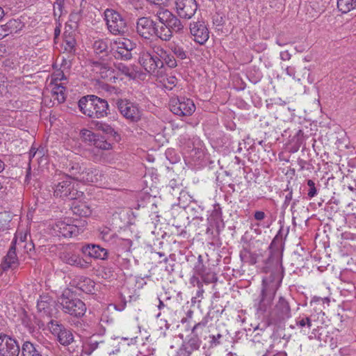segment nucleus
Instances as JSON below:
<instances>
[{
  "label": "nucleus",
  "instance_id": "39448f33",
  "mask_svg": "<svg viewBox=\"0 0 356 356\" xmlns=\"http://www.w3.org/2000/svg\"><path fill=\"white\" fill-rule=\"evenodd\" d=\"M104 19L108 29L112 34L118 35L125 32L127 29L126 19L118 12L107 8L104 11Z\"/></svg>",
  "mask_w": 356,
  "mask_h": 356
},
{
  "label": "nucleus",
  "instance_id": "49530a36",
  "mask_svg": "<svg viewBox=\"0 0 356 356\" xmlns=\"http://www.w3.org/2000/svg\"><path fill=\"white\" fill-rule=\"evenodd\" d=\"M171 51L174 54L175 56H176L177 58L180 60H184L187 57V53L184 49L183 47L179 46V45H173L170 48Z\"/></svg>",
  "mask_w": 356,
  "mask_h": 356
},
{
  "label": "nucleus",
  "instance_id": "a19ab883",
  "mask_svg": "<svg viewBox=\"0 0 356 356\" xmlns=\"http://www.w3.org/2000/svg\"><path fill=\"white\" fill-rule=\"evenodd\" d=\"M166 27L170 28V30L179 32L181 31L184 28L183 24H181L179 19H178L175 15H173L169 22L165 25Z\"/></svg>",
  "mask_w": 356,
  "mask_h": 356
},
{
  "label": "nucleus",
  "instance_id": "f8f14e48",
  "mask_svg": "<svg viewBox=\"0 0 356 356\" xmlns=\"http://www.w3.org/2000/svg\"><path fill=\"white\" fill-rule=\"evenodd\" d=\"M205 326V323H198L195 324L192 330L193 336L179 349L180 355L182 356H191L192 353L200 348L201 340L198 336L197 330Z\"/></svg>",
  "mask_w": 356,
  "mask_h": 356
},
{
  "label": "nucleus",
  "instance_id": "4468645a",
  "mask_svg": "<svg viewBox=\"0 0 356 356\" xmlns=\"http://www.w3.org/2000/svg\"><path fill=\"white\" fill-rule=\"evenodd\" d=\"M175 8L178 16L184 19H191L197 10L195 0H176Z\"/></svg>",
  "mask_w": 356,
  "mask_h": 356
},
{
  "label": "nucleus",
  "instance_id": "dca6fc26",
  "mask_svg": "<svg viewBox=\"0 0 356 356\" xmlns=\"http://www.w3.org/2000/svg\"><path fill=\"white\" fill-rule=\"evenodd\" d=\"M49 329L54 334L57 336L58 341L63 346H68L74 341L72 332L56 321H50Z\"/></svg>",
  "mask_w": 356,
  "mask_h": 356
},
{
  "label": "nucleus",
  "instance_id": "de8ad7c7",
  "mask_svg": "<svg viewBox=\"0 0 356 356\" xmlns=\"http://www.w3.org/2000/svg\"><path fill=\"white\" fill-rule=\"evenodd\" d=\"M207 271V269L206 266L204 265V264L202 263V261L201 260H199L196 263V264L193 268V273H194L193 274L202 277L206 273Z\"/></svg>",
  "mask_w": 356,
  "mask_h": 356
},
{
  "label": "nucleus",
  "instance_id": "bb28decb",
  "mask_svg": "<svg viewBox=\"0 0 356 356\" xmlns=\"http://www.w3.org/2000/svg\"><path fill=\"white\" fill-rule=\"evenodd\" d=\"M154 52L170 68H175L177 66V60L174 54L168 53L163 48L160 46H155L153 48Z\"/></svg>",
  "mask_w": 356,
  "mask_h": 356
},
{
  "label": "nucleus",
  "instance_id": "a18cd8bd",
  "mask_svg": "<svg viewBox=\"0 0 356 356\" xmlns=\"http://www.w3.org/2000/svg\"><path fill=\"white\" fill-rule=\"evenodd\" d=\"M92 145L98 149L103 150H107L111 147V145L108 143L102 136L99 135L97 136V138L95 139Z\"/></svg>",
  "mask_w": 356,
  "mask_h": 356
},
{
  "label": "nucleus",
  "instance_id": "f704fd0d",
  "mask_svg": "<svg viewBox=\"0 0 356 356\" xmlns=\"http://www.w3.org/2000/svg\"><path fill=\"white\" fill-rule=\"evenodd\" d=\"M22 356H42L40 352L35 348L34 345L29 342L26 341L22 345Z\"/></svg>",
  "mask_w": 356,
  "mask_h": 356
},
{
  "label": "nucleus",
  "instance_id": "7ed1b4c3",
  "mask_svg": "<svg viewBox=\"0 0 356 356\" xmlns=\"http://www.w3.org/2000/svg\"><path fill=\"white\" fill-rule=\"evenodd\" d=\"M54 195L61 198L67 197L71 200L78 199L83 196V193L78 191L70 177L67 175L59 178L54 186Z\"/></svg>",
  "mask_w": 356,
  "mask_h": 356
},
{
  "label": "nucleus",
  "instance_id": "1a4fd4ad",
  "mask_svg": "<svg viewBox=\"0 0 356 356\" xmlns=\"http://www.w3.org/2000/svg\"><path fill=\"white\" fill-rule=\"evenodd\" d=\"M120 113L131 122H138L142 116V111L138 104L127 99H118L116 102Z\"/></svg>",
  "mask_w": 356,
  "mask_h": 356
},
{
  "label": "nucleus",
  "instance_id": "4be33fe9",
  "mask_svg": "<svg viewBox=\"0 0 356 356\" xmlns=\"http://www.w3.org/2000/svg\"><path fill=\"white\" fill-rule=\"evenodd\" d=\"M83 254L90 257L99 259H106L108 257V251L97 245L89 244L84 245L81 248Z\"/></svg>",
  "mask_w": 356,
  "mask_h": 356
},
{
  "label": "nucleus",
  "instance_id": "0e129e2a",
  "mask_svg": "<svg viewBox=\"0 0 356 356\" xmlns=\"http://www.w3.org/2000/svg\"><path fill=\"white\" fill-rule=\"evenodd\" d=\"M254 217L257 220H262L265 218L266 214L264 211H257L254 214Z\"/></svg>",
  "mask_w": 356,
  "mask_h": 356
},
{
  "label": "nucleus",
  "instance_id": "393cba45",
  "mask_svg": "<svg viewBox=\"0 0 356 356\" xmlns=\"http://www.w3.org/2000/svg\"><path fill=\"white\" fill-rule=\"evenodd\" d=\"M108 108L107 101L96 96L92 118H102L107 116Z\"/></svg>",
  "mask_w": 356,
  "mask_h": 356
},
{
  "label": "nucleus",
  "instance_id": "9d476101",
  "mask_svg": "<svg viewBox=\"0 0 356 356\" xmlns=\"http://www.w3.org/2000/svg\"><path fill=\"white\" fill-rule=\"evenodd\" d=\"M139 63L150 74L154 73L158 69L163 66V61L154 52V54H152L145 49L140 53Z\"/></svg>",
  "mask_w": 356,
  "mask_h": 356
},
{
  "label": "nucleus",
  "instance_id": "ddd939ff",
  "mask_svg": "<svg viewBox=\"0 0 356 356\" xmlns=\"http://www.w3.org/2000/svg\"><path fill=\"white\" fill-rule=\"evenodd\" d=\"M136 33L144 39H150L156 33V24L150 17H142L137 19Z\"/></svg>",
  "mask_w": 356,
  "mask_h": 356
},
{
  "label": "nucleus",
  "instance_id": "052dcab7",
  "mask_svg": "<svg viewBox=\"0 0 356 356\" xmlns=\"http://www.w3.org/2000/svg\"><path fill=\"white\" fill-rule=\"evenodd\" d=\"M120 71L127 76L131 77L133 76V71L124 65H120L118 67Z\"/></svg>",
  "mask_w": 356,
  "mask_h": 356
},
{
  "label": "nucleus",
  "instance_id": "338daca9",
  "mask_svg": "<svg viewBox=\"0 0 356 356\" xmlns=\"http://www.w3.org/2000/svg\"><path fill=\"white\" fill-rule=\"evenodd\" d=\"M5 77L0 74V94H2L6 90Z\"/></svg>",
  "mask_w": 356,
  "mask_h": 356
},
{
  "label": "nucleus",
  "instance_id": "412c9836",
  "mask_svg": "<svg viewBox=\"0 0 356 356\" xmlns=\"http://www.w3.org/2000/svg\"><path fill=\"white\" fill-rule=\"evenodd\" d=\"M24 27V23L21 19H10L6 24L0 26V39L9 34L16 33Z\"/></svg>",
  "mask_w": 356,
  "mask_h": 356
},
{
  "label": "nucleus",
  "instance_id": "58836bf2",
  "mask_svg": "<svg viewBox=\"0 0 356 356\" xmlns=\"http://www.w3.org/2000/svg\"><path fill=\"white\" fill-rule=\"evenodd\" d=\"M154 36L158 37L163 41H169L172 37V31L170 28L162 26L159 30L156 27V33Z\"/></svg>",
  "mask_w": 356,
  "mask_h": 356
},
{
  "label": "nucleus",
  "instance_id": "c9c22d12",
  "mask_svg": "<svg viewBox=\"0 0 356 356\" xmlns=\"http://www.w3.org/2000/svg\"><path fill=\"white\" fill-rule=\"evenodd\" d=\"M22 356H42L40 352L35 348L34 345L29 342L26 341L22 345Z\"/></svg>",
  "mask_w": 356,
  "mask_h": 356
},
{
  "label": "nucleus",
  "instance_id": "5fc2aeb1",
  "mask_svg": "<svg viewBox=\"0 0 356 356\" xmlns=\"http://www.w3.org/2000/svg\"><path fill=\"white\" fill-rule=\"evenodd\" d=\"M201 278L202 282L206 284L213 283L217 281L216 275L209 271H207Z\"/></svg>",
  "mask_w": 356,
  "mask_h": 356
},
{
  "label": "nucleus",
  "instance_id": "774afa93",
  "mask_svg": "<svg viewBox=\"0 0 356 356\" xmlns=\"http://www.w3.org/2000/svg\"><path fill=\"white\" fill-rule=\"evenodd\" d=\"M199 290L197 291V296L198 297H200L202 296L203 293H204V289H203V287L202 288H198Z\"/></svg>",
  "mask_w": 356,
  "mask_h": 356
},
{
  "label": "nucleus",
  "instance_id": "0eeeda50",
  "mask_svg": "<svg viewBox=\"0 0 356 356\" xmlns=\"http://www.w3.org/2000/svg\"><path fill=\"white\" fill-rule=\"evenodd\" d=\"M169 106L170 111L179 116H190L195 111L193 101L184 97L171 98Z\"/></svg>",
  "mask_w": 356,
  "mask_h": 356
},
{
  "label": "nucleus",
  "instance_id": "f03ea898",
  "mask_svg": "<svg viewBox=\"0 0 356 356\" xmlns=\"http://www.w3.org/2000/svg\"><path fill=\"white\" fill-rule=\"evenodd\" d=\"M57 301L63 312L71 316L81 317L86 312L85 303L81 300L74 298L72 292L68 289L63 291Z\"/></svg>",
  "mask_w": 356,
  "mask_h": 356
},
{
  "label": "nucleus",
  "instance_id": "6ab92c4d",
  "mask_svg": "<svg viewBox=\"0 0 356 356\" xmlns=\"http://www.w3.org/2000/svg\"><path fill=\"white\" fill-rule=\"evenodd\" d=\"M104 178V173L96 167L86 168L83 170L81 177H78V181L86 183L97 184L101 182Z\"/></svg>",
  "mask_w": 356,
  "mask_h": 356
},
{
  "label": "nucleus",
  "instance_id": "4c0bfd02",
  "mask_svg": "<svg viewBox=\"0 0 356 356\" xmlns=\"http://www.w3.org/2000/svg\"><path fill=\"white\" fill-rule=\"evenodd\" d=\"M160 83L165 90H172L173 88L177 87L178 80L175 76L167 75L160 80Z\"/></svg>",
  "mask_w": 356,
  "mask_h": 356
},
{
  "label": "nucleus",
  "instance_id": "8fccbe9b",
  "mask_svg": "<svg viewBox=\"0 0 356 356\" xmlns=\"http://www.w3.org/2000/svg\"><path fill=\"white\" fill-rule=\"evenodd\" d=\"M241 257L242 260L248 262L251 265L257 263L256 257L254 254H252L250 252L244 251V252H241Z\"/></svg>",
  "mask_w": 356,
  "mask_h": 356
},
{
  "label": "nucleus",
  "instance_id": "20e7f679",
  "mask_svg": "<svg viewBox=\"0 0 356 356\" xmlns=\"http://www.w3.org/2000/svg\"><path fill=\"white\" fill-rule=\"evenodd\" d=\"M51 226L53 235L58 237L71 238L83 232L84 224L81 225L72 224L70 219L65 218L57 220Z\"/></svg>",
  "mask_w": 356,
  "mask_h": 356
},
{
  "label": "nucleus",
  "instance_id": "72a5a7b5",
  "mask_svg": "<svg viewBox=\"0 0 356 356\" xmlns=\"http://www.w3.org/2000/svg\"><path fill=\"white\" fill-rule=\"evenodd\" d=\"M92 47L96 54H102V56H104L108 53V41L106 39L95 40L93 43Z\"/></svg>",
  "mask_w": 356,
  "mask_h": 356
},
{
  "label": "nucleus",
  "instance_id": "9b49d317",
  "mask_svg": "<svg viewBox=\"0 0 356 356\" xmlns=\"http://www.w3.org/2000/svg\"><path fill=\"white\" fill-rule=\"evenodd\" d=\"M189 29L193 40L200 44H205L209 38V31L203 19L191 22Z\"/></svg>",
  "mask_w": 356,
  "mask_h": 356
},
{
  "label": "nucleus",
  "instance_id": "864d4df0",
  "mask_svg": "<svg viewBox=\"0 0 356 356\" xmlns=\"http://www.w3.org/2000/svg\"><path fill=\"white\" fill-rule=\"evenodd\" d=\"M307 183L309 186L307 195L309 198H312L317 195V189L316 188L315 183L312 179H308Z\"/></svg>",
  "mask_w": 356,
  "mask_h": 356
},
{
  "label": "nucleus",
  "instance_id": "603ef678",
  "mask_svg": "<svg viewBox=\"0 0 356 356\" xmlns=\"http://www.w3.org/2000/svg\"><path fill=\"white\" fill-rule=\"evenodd\" d=\"M296 325L299 327L307 326L308 328L312 327V320L309 317L299 318L296 320Z\"/></svg>",
  "mask_w": 356,
  "mask_h": 356
},
{
  "label": "nucleus",
  "instance_id": "7c9ffc66",
  "mask_svg": "<svg viewBox=\"0 0 356 356\" xmlns=\"http://www.w3.org/2000/svg\"><path fill=\"white\" fill-rule=\"evenodd\" d=\"M153 15L156 19L165 26L173 15L170 10L163 7L157 8L156 10L153 11Z\"/></svg>",
  "mask_w": 356,
  "mask_h": 356
},
{
  "label": "nucleus",
  "instance_id": "aec40b11",
  "mask_svg": "<svg viewBox=\"0 0 356 356\" xmlns=\"http://www.w3.org/2000/svg\"><path fill=\"white\" fill-rule=\"evenodd\" d=\"M71 285L86 293H93L95 291V282L86 277H76L72 280Z\"/></svg>",
  "mask_w": 356,
  "mask_h": 356
},
{
  "label": "nucleus",
  "instance_id": "2eb2a0df",
  "mask_svg": "<svg viewBox=\"0 0 356 356\" xmlns=\"http://www.w3.org/2000/svg\"><path fill=\"white\" fill-rule=\"evenodd\" d=\"M19 346L15 339L0 334V356H19Z\"/></svg>",
  "mask_w": 356,
  "mask_h": 356
},
{
  "label": "nucleus",
  "instance_id": "a878e982",
  "mask_svg": "<svg viewBox=\"0 0 356 356\" xmlns=\"http://www.w3.org/2000/svg\"><path fill=\"white\" fill-rule=\"evenodd\" d=\"M51 93L53 98V105L60 104L65 101V88L60 83H51Z\"/></svg>",
  "mask_w": 356,
  "mask_h": 356
},
{
  "label": "nucleus",
  "instance_id": "5701e85b",
  "mask_svg": "<svg viewBox=\"0 0 356 356\" xmlns=\"http://www.w3.org/2000/svg\"><path fill=\"white\" fill-rule=\"evenodd\" d=\"M95 98V95H87L81 97L78 102L81 112L91 118H92V112H93Z\"/></svg>",
  "mask_w": 356,
  "mask_h": 356
},
{
  "label": "nucleus",
  "instance_id": "f257e3e1",
  "mask_svg": "<svg viewBox=\"0 0 356 356\" xmlns=\"http://www.w3.org/2000/svg\"><path fill=\"white\" fill-rule=\"evenodd\" d=\"M282 282V277L274 274L273 280H262V288L259 296L254 300V307L257 313L264 315L272 306L277 290Z\"/></svg>",
  "mask_w": 356,
  "mask_h": 356
},
{
  "label": "nucleus",
  "instance_id": "2f4dec72",
  "mask_svg": "<svg viewBox=\"0 0 356 356\" xmlns=\"http://www.w3.org/2000/svg\"><path fill=\"white\" fill-rule=\"evenodd\" d=\"M62 259L65 263L71 266L77 267L84 266V260H83L79 255L72 252L64 253L62 257Z\"/></svg>",
  "mask_w": 356,
  "mask_h": 356
},
{
  "label": "nucleus",
  "instance_id": "c03bdc74",
  "mask_svg": "<svg viewBox=\"0 0 356 356\" xmlns=\"http://www.w3.org/2000/svg\"><path fill=\"white\" fill-rule=\"evenodd\" d=\"M95 126L97 130L101 131L107 135L114 136L116 134L114 129L107 123L97 122Z\"/></svg>",
  "mask_w": 356,
  "mask_h": 356
},
{
  "label": "nucleus",
  "instance_id": "f3484780",
  "mask_svg": "<svg viewBox=\"0 0 356 356\" xmlns=\"http://www.w3.org/2000/svg\"><path fill=\"white\" fill-rule=\"evenodd\" d=\"M99 237L105 242L109 243L111 245H122L126 248H130L131 245V241L129 239L120 238L108 227H104L100 230Z\"/></svg>",
  "mask_w": 356,
  "mask_h": 356
},
{
  "label": "nucleus",
  "instance_id": "c756f323",
  "mask_svg": "<svg viewBox=\"0 0 356 356\" xmlns=\"http://www.w3.org/2000/svg\"><path fill=\"white\" fill-rule=\"evenodd\" d=\"M86 168V167L79 162L70 161L66 168L68 169V172L70 174V175L68 176L71 177L72 180H78V177H81L82 171L85 170Z\"/></svg>",
  "mask_w": 356,
  "mask_h": 356
},
{
  "label": "nucleus",
  "instance_id": "b1692460",
  "mask_svg": "<svg viewBox=\"0 0 356 356\" xmlns=\"http://www.w3.org/2000/svg\"><path fill=\"white\" fill-rule=\"evenodd\" d=\"M54 300L48 296H41L37 302V308L40 312L51 316L54 310Z\"/></svg>",
  "mask_w": 356,
  "mask_h": 356
},
{
  "label": "nucleus",
  "instance_id": "4d7b16f0",
  "mask_svg": "<svg viewBox=\"0 0 356 356\" xmlns=\"http://www.w3.org/2000/svg\"><path fill=\"white\" fill-rule=\"evenodd\" d=\"M36 155H38L39 157H42L44 155L43 149H36L34 147H32L29 152V159L31 160Z\"/></svg>",
  "mask_w": 356,
  "mask_h": 356
},
{
  "label": "nucleus",
  "instance_id": "69168bd1",
  "mask_svg": "<svg viewBox=\"0 0 356 356\" xmlns=\"http://www.w3.org/2000/svg\"><path fill=\"white\" fill-rule=\"evenodd\" d=\"M291 58V55L288 51H284L280 52V58L282 60H289Z\"/></svg>",
  "mask_w": 356,
  "mask_h": 356
},
{
  "label": "nucleus",
  "instance_id": "37998d69",
  "mask_svg": "<svg viewBox=\"0 0 356 356\" xmlns=\"http://www.w3.org/2000/svg\"><path fill=\"white\" fill-rule=\"evenodd\" d=\"M98 135L88 129H82L81 131V137L85 141L92 145Z\"/></svg>",
  "mask_w": 356,
  "mask_h": 356
},
{
  "label": "nucleus",
  "instance_id": "473e14b6",
  "mask_svg": "<svg viewBox=\"0 0 356 356\" xmlns=\"http://www.w3.org/2000/svg\"><path fill=\"white\" fill-rule=\"evenodd\" d=\"M103 340H98L95 337L89 339L88 342L83 346V353L87 355H91L95 350L100 348L104 344Z\"/></svg>",
  "mask_w": 356,
  "mask_h": 356
},
{
  "label": "nucleus",
  "instance_id": "3c124183",
  "mask_svg": "<svg viewBox=\"0 0 356 356\" xmlns=\"http://www.w3.org/2000/svg\"><path fill=\"white\" fill-rule=\"evenodd\" d=\"M10 221V215L7 213H0V229L6 228Z\"/></svg>",
  "mask_w": 356,
  "mask_h": 356
},
{
  "label": "nucleus",
  "instance_id": "ea45409f",
  "mask_svg": "<svg viewBox=\"0 0 356 356\" xmlns=\"http://www.w3.org/2000/svg\"><path fill=\"white\" fill-rule=\"evenodd\" d=\"M94 70L96 71L97 73H99L103 79L108 77L111 73L107 65L97 62L94 63Z\"/></svg>",
  "mask_w": 356,
  "mask_h": 356
},
{
  "label": "nucleus",
  "instance_id": "680f3d73",
  "mask_svg": "<svg viewBox=\"0 0 356 356\" xmlns=\"http://www.w3.org/2000/svg\"><path fill=\"white\" fill-rule=\"evenodd\" d=\"M222 337L220 334H218L217 335H211L210 336L211 340V346L215 347L218 345L220 344V339Z\"/></svg>",
  "mask_w": 356,
  "mask_h": 356
},
{
  "label": "nucleus",
  "instance_id": "e2e57ef3",
  "mask_svg": "<svg viewBox=\"0 0 356 356\" xmlns=\"http://www.w3.org/2000/svg\"><path fill=\"white\" fill-rule=\"evenodd\" d=\"M285 72L287 75L292 77L293 79L296 78V70L295 67L289 66L286 68Z\"/></svg>",
  "mask_w": 356,
  "mask_h": 356
},
{
  "label": "nucleus",
  "instance_id": "bf43d9fd",
  "mask_svg": "<svg viewBox=\"0 0 356 356\" xmlns=\"http://www.w3.org/2000/svg\"><path fill=\"white\" fill-rule=\"evenodd\" d=\"M190 284L193 286H197L198 288H202V282L199 279L198 276L193 274L190 278Z\"/></svg>",
  "mask_w": 356,
  "mask_h": 356
},
{
  "label": "nucleus",
  "instance_id": "09e8293b",
  "mask_svg": "<svg viewBox=\"0 0 356 356\" xmlns=\"http://www.w3.org/2000/svg\"><path fill=\"white\" fill-rule=\"evenodd\" d=\"M75 40L74 38H70L64 42L63 47L64 50L69 54H74L75 51Z\"/></svg>",
  "mask_w": 356,
  "mask_h": 356
},
{
  "label": "nucleus",
  "instance_id": "c85d7f7f",
  "mask_svg": "<svg viewBox=\"0 0 356 356\" xmlns=\"http://www.w3.org/2000/svg\"><path fill=\"white\" fill-rule=\"evenodd\" d=\"M275 312L280 318H285L291 316V309L288 302L282 297L279 298L275 305Z\"/></svg>",
  "mask_w": 356,
  "mask_h": 356
},
{
  "label": "nucleus",
  "instance_id": "cd10ccee",
  "mask_svg": "<svg viewBox=\"0 0 356 356\" xmlns=\"http://www.w3.org/2000/svg\"><path fill=\"white\" fill-rule=\"evenodd\" d=\"M15 250L16 248L15 244H12L2 264V268L3 270L8 268H15L17 266L18 259L17 257Z\"/></svg>",
  "mask_w": 356,
  "mask_h": 356
},
{
  "label": "nucleus",
  "instance_id": "13d9d810",
  "mask_svg": "<svg viewBox=\"0 0 356 356\" xmlns=\"http://www.w3.org/2000/svg\"><path fill=\"white\" fill-rule=\"evenodd\" d=\"M26 238L27 234L17 232L12 244H15V245L17 243L19 244V243H23L26 240Z\"/></svg>",
  "mask_w": 356,
  "mask_h": 356
},
{
  "label": "nucleus",
  "instance_id": "e433bc0d",
  "mask_svg": "<svg viewBox=\"0 0 356 356\" xmlns=\"http://www.w3.org/2000/svg\"><path fill=\"white\" fill-rule=\"evenodd\" d=\"M338 8L344 13H346L356 8V0H338Z\"/></svg>",
  "mask_w": 356,
  "mask_h": 356
},
{
  "label": "nucleus",
  "instance_id": "79ce46f5",
  "mask_svg": "<svg viewBox=\"0 0 356 356\" xmlns=\"http://www.w3.org/2000/svg\"><path fill=\"white\" fill-rule=\"evenodd\" d=\"M72 211L74 213L80 216H88L91 213L90 208L83 203L74 206Z\"/></svg>",
  "mask_w": 356,
  "mask_h": 356
},
{
  "label": "nucleus",
  "instance_id": "a211bd4d",
  "mask_svg": "<svg viewBox=\"0 0 356 356\" xmlns=\"http://www.w3.org/2000/svg\"><path fill=\"white\" fill-rule=\"evenodd\" d=\"M265 266L263 267L265 273L270 272L268 277H265L266 280H273L274 274L275 276L277 275L280 276L279 273L280 259L277 254L273 253L271 250L268 252V257L264 261Z\"/></svg>",
  "mask_w": 356,
  "mask_h": 356
},
{
  "label": "nucleus",
  "instance_id": "423d86ee",
  "mask_svg": "<svg viewBox=\"0 0 356 356\" xmlns=\"http://www.w3.org/2000/svg\"><path fill=\"white\" fill-rule=\"evenodd\" d=\"M135 47L136 44L125 38H118L111 42V51L117 59L130 60L132 58L131 51Z\"/></svg>",
  "mask_w": 356,
  "mask_h": 356
},
{
  "label": "nucleus",
  "instance_id": "6e6552de",
  "mask_svg": "<svg viewBox=\"0 0 356 356\" xmlns=\"http://www.w3.org/2000/svg\"><path fill=\"white\" fill-rule=\"evenodd\" d=\"M179 143L190 156L200 159L204 156V145L199 138L194 136L191 138L186 135H182L180 136Z\"/></svg>",
  "mask_w": 356,
  "mask_h": 356
},
{
  "label": "nucleus",
  "instance_id": "6e6d98bb",
  "mask_svg": "<svg viewBox=\"0 0 356 356\" xmlns=\"http://www.w3.org/2000/svg\"><path fill=\"white\" fill-rule=\"evenodd\" d=\"M116 261L119 265L122 266V268L125 269H128L131 266L130 259L127 257H120V256H118Z\"/></svg>",
  "mask_w": 356,
  "mask_h": 356
}]
</instances>
